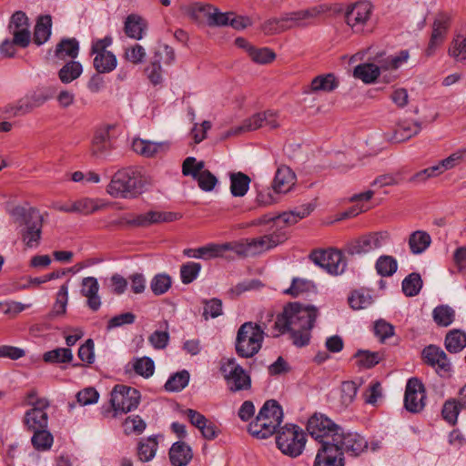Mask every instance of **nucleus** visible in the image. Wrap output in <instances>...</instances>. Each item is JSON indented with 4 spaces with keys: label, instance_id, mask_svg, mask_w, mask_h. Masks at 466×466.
<instances>
[{
    "label": "nucleus",
    "instance_id": "1",
    "mask_svg": "<svg viewBox=\"0 0 466 466\" xmlns=\"http://www.w3.org/2000/svg\"><path fill=\"white\" fill-rule=\"evenodd\" d=\"M317 316L318 309L315 307L290 302L277 316L270 336L276 338L289 331L293 344L304 347L309 343L310 331Z\"/></svg>",
    "mask_w": 466,
    "mask_h": 466
},
{
    "label": "nucleus",
    "instance_id": "2",
    "mask_svg": "<svg viewBox=\"0 0 466 466\" xmlns=\"http://www.w3.org/2000/svg\"><path fill=\"white\" fill-rule=\"evenodd\" d=\"M150 184L149 177L140 168L128 167L115 173L106 192L114 198H131L142 194Z\"/></svg>",
    "mask_w": 466,
    "mask_h": 466
},
{
    "label": "nucleus",
    "instance_id": "3",
    "mask_svg": "<svg viewBox=\"0 0 466 466\" xmlns=\"http://www.w3.org/2000/svg\"><path fill=\"white\" fill-rule=\"evenodd\" d=\"M271 333L265 321L258 323L248 321L243 323L237 332L235 350L241 358H252L261 349L265 337V330Z\"/></svg>",
    "mask_w": 466,
    "mask_h": 466
},
{
    "label": "nucleus",
    "instance_id": "4",
    "mask_svg": "<svg viewBox=\"0 0 466 466\" xmlns=\"http://www.w3.org/2000/svg\"><path fill=\"white\" fill-rule=\"evenodd\" d=\"M283 419L281 406L275 400H267L256 419L248 425V432L258 439H267L276 432Z\"/></svg>",
    "mask_w": 466,
    "mask_h": 466
},
{
    "label": "nucleus",
    "instance_id": "5",
    "mask_svg": "<svg viewBox=\"0 0 466 466\" xmlns=\"http://www.w3.org/2000/svg\"><path fill=\"white\" fill-rule=\"evenodd\" d=\"M307 431L319 446H325L326 442L336 444L341 440L342 428L322 413H315L309 419Z\"/></svg>",
    "mask_w": 466,
    "mask_h": 466
},
{
    "label": "nucleus",
    "instance_id": "6",
    "mask_svg": "<svg viewBox=\"0 0 466 466\" xmlns=\"http://www.w3.org/2000/svg\"><path fill=\"white\" fill-rule=\"evenodd\" d=\"M13 214L25 220V228L21 231V238L26 248H35L40 244L43 219L40 213L35 208L25 209L16 207Z\"/></svg>",
    "mask_w": 466,
    "mask_h": 466
},
{
    "label": "nucleus",
    "instance_id": "7",
    "mask_svg": "<svg viewBox=\"0 0 466 466\" xmlns=\"http://www.w3.org/2000/svg\"><path fill=\"white\" fill-rule=\"evenodd\" d=\"M389 240L388 231L370 232L348 241L343 251L349 256H361L380 249Z\"/></svg>",
    "mask_w": 466,
    "mask_h": 466
},
{
    "label": "nucleus",
    "instance_id": "8",
    "mask_svg": "<svg viewBox=\"0 0 466 466\" xmlns=\"http://www.w3.org/2000/svg\"><path fill=\"white\" fill-rule=\"evenodd\" d=\"M276 442L282 453L296 458L304 450L306 434L298 425L287 424L279 431Z\"/></svg>",
    "mask_w": 466,
    "mask_h": 466
},
{
    "label": "nucleus",
    "instance_id": "9",
    "mask_svg": "<svg viewBox=\"0 0 466 466\" xmlns=\"http://www.w3.org/2000/svg\"><path fill=\"white\" fill-rule=\"evenodd\" d=\"M112 43L113 38L110 35L92 41L91 54L95 55L93 66L99 74L110 73L117 66L116 56L111 51L106 50Z\"/></svg>",
    "mask_w": 466,
    "mask_h": 466
},
{
    "label": "nucleus",
    "instance_id": "10",
    "mask_svg": "<svg viewBox=\"0 0 466 466\" xmlns=\"http://www.w3.org/2000/svg\"><path fill=\"white\" fill-rule=\"evenodd\" d=\"M180 218L181 215L176 212L150 210L138 215H127L121 218L117 224H126L136 228H148L154 224L173 222Z\"/></svg>",
    "mask_w": 466,
    "mask_h": 466
},
{
    "label": "nucleus",
    "instance_id": "11",
    "mask_svg": "<svg viewBox=\"0 0 466 466\" xmlns=\"http://www.w3.org/2000/svg\"><path fill=\"white\" fill-rule=\"evenodd\" d=\"M140 400V392L132 387L116 385L111 391L110 403L116 413H127L137 409Z\"/></svg>",
    "mask_w": 466,
    "mask_h": 466
},
{
    "label": "nucleus",
    "instance_id": "12",
    "mask_svg": "<svg viewBox=\"0 0 466 466\" xmlns=\"http://www.w3.org/2000/svg\"><path fill=\"white\" fill-rule=\"evenodd\" d=\"M309 258L333 275L342 274L347 266L342 251L335 248L314 250L309 254Z\"/></svg>",
    "mask_w": 466,
    "mask_h": 466
},
{
    "label": "nucleus",
    "instance_id": "13",
    "mask_svg": "<svg viewBox=\"0 0 466 466\" xmlns=\"http://www.w3.org/2000/svg\"><path fill=\"white\" fill-rule=\"evenodd\" d=\"M9 34L15 37L18 47L26 48L31 42L29 18L23 11H15L10 17L7 25Z\"/></svg>",
    "mask_w": 466,
    "mask_h": 466
},
{
    "label": "nucleus",
    "instance_id": "14",
    "mask_svg": "<svg viewBox=\"0 0 466 466\" xmlns=\"http://www.w3.org/2000/svg\"><path fill=\"white\" fill-rule=\"evenodd\" d=\"M231 391L248 390L251 387V379L245 370L236 363L234 359L228 360L221 368Z\"/></svg>",
    "mask_w": 466,
    "mask_h": 466
},
{
    "label": "nucleus",
    "instance_id": "15",
    "mask_svg": "<svg viewBox=\"0 0 466 466\" xmlns=\"http://www.w3.org/2000/svg\"><path fill=\"white\" fill-rule=\"evenodd\" d=\"M451 17L449 14L439 13L436 15L432 23L431 38L425 50L427 56H433L436 50L444 43L451 26Z\"/></svg>",
    "mask_w": 466,
    "mask_h": 466
},
{
    "label": "nucleus",
    "instance_id": "16",
    "mask_svg": "<svg viewBox=\"0 0 466 466\" xmlns=\"http://www.w3.org/2000/svg\"><path fill=\"white\" fill-rule=\"evenodd\" d=\"M422 358L424 361L435 368L436 372L444 378L451 376L452 366L448 359L447 354L438 346L429 345L422 350Z\"/></svg>",
    "mask_w": 466,
    "mask_h": 466
},
{
    "label": "nucleus",
    "instance_id": "17",
    "mask_svg": "<svg viewBox=\"0 0 466 466\" xmlns=\"http://www.w3.org/2000/svg\"><path fill=\"white\" fill-rule=\"evenodd\" d=\"M372 14V5L368 1L358 2L350 6L345 14L346 23L356 33L363 31Z\"/></svg>",
    "mask_w": 466,
    "mask_h": 466
},
{
    "label": "nucleus",
    "instance_id": "18",
    "mask_svg": "<svg viewBox=\"0 0 466 466\" xmlns=\"http://www.w3.org/2000/svg\"><path fill=\"white\" fill-rule=\"evenodd\" d=\"M425 390L417 378L408 380L404 396L405 409L412 413L420 412L424 407Z\"/></svg>",
    "mask_w": 466,
    "mask_h": 466
},
{
    "label": "nucleus",
    "instance_id": "19",
    "mask_svg": "<svg viewBox=\"0 0 466 466\" xmlns=\"http://www.w3.org/2000/svg\"><path fill=\"white\" fill-rule=\"evenodd\" d=\"M48 400H39L35 407L28 410L24 417V423L28 431H33L40 429H47L48 415L46 409L49 408Z\"/></svg>",
    "mask_w": 466,
    "mask_h": 466
},
{
    "label": "nucleus",
    "instance_id": "20",
    "mask_svg": "<svg viewBox=\"0 0 466 466\" xmlns=\"http://www.w3.org/2000/svg\"><path fill=\"white\" fill-rule=\"evenodd\" d=\"M287 234L282 231H274L258 238H249V248L251 257L260 255L287 239Z\"/></svg>",
    "mask_w": 466,
    "mask_h": 466
},
{
    "label": "nucleus",
    "instance_id": "21",
    "mask_svg": "<svg viewBox=\"0 0 466 466\" xmlns=\"http://www.w3.org/2000/svg\"><path fill=\"white\" fill-rule=\"evenodd\" d=\"M344 455L337 444L326 442L318 449L313 466H344Z\"/></svg>",
    "mask_w": 466,
    "mask_h": 466
},
{
    "label": "nucleus",
    "instance_id": "22",
    "mask_svg": "<svg viewBox=\"0 0 466 466\" xmlns=\"http://www.w3.org/2000/svg\"><path fill=\"white\" fill-rule=\"evenodd\" d=\"M112 127L106 126L97 129L92 139L90 152L96 158H106L113 149L110 138Z\"/></svg>",
    "mask_w": 466,
    "mask_h": 466
},
{
    "label": "nucleus",
    "instance_id": "23",
    "mask_svg": "<svg viewBox=\"0 0 466 466\" xmlns=\"http://www.w3.org/2000/svg\"><path fill=\"white\" fill-rule=\"evenodd\" d=\"M339 450L351 456H359L368 448V441L356 432L345 433L341 431V440L336 442Z\"/></svg>",
    "mask_w": 466,
    "mask_h": 466
},
{
    "label": "nucleus",
    "instance_id": "24",
    "mask_svg": "<svg viewBox=\"0 0 466 466\" xmlns=\"http://www.w3.org/2000/svg\"><path fill=\"white\" fill-rule=\"evenodd\" d=\"M131 147L136 154L149 158L165 153L169 146L167 142H153L137 137L133 139Z\"/></svg>",
    "mask_w": 466,
    "mask_h": 466
},
{
    "label": "nucleus",
    "instance_id": "25",
    "mask_svg": "<svg viewBox=\"0 0 466 466\" xmlns=\"http://www.w3.org/2000/svg\"><path fill=\"white\" fill-rule=\"evenodd\" d=\"M296 184V175L292 169L287 166L279 167L275 174L272 188L275 193H288Z\"/></svg>",
    "mask_w": 466,
    "mask_h": 466
},
{
    "label": "nucleus",
    "instance_id": "26",
    "mask_svg": "<svg viewBox=\"0 0 466 466\" xmlns=\"http://www.w3.org/2000/svg\"><path fill=\"white\" fill-rule=\"evenodd\" d=\"M98 290L99 284L96 278L86 277L82 279L81 294L87 299V305L94 311H96L101 306Z\"/></svg>",
    "mask_w": 466,
    "mask_h": 466
},
{
    "label": "nucleus",
    "instance_id": "27",
    "mask_svg": "<svg viewBox=\"0 0 466 466\" xmlns=\"http://www.w3.org/2000/svg\"><path fill=\"white\" fill-rule=\"evenodd\" d=\"M192 457L190 446L183 441L175 442L169 450V459L173 466H186Z\"/></svg>",
    "mask_w": 466,
    "mask_h": 466
},
{
    "label": "nucleus",
    "instance_id": "28",
    "mask_svg": "<svg viewBox=\"0 0 466 466\" xmlns=\"http://www.w3.org/2000/svg\"><path fill=\"white\" fill-rule=\"evenodd\" d=\"M146 21L138 15L131 14L127 16L124 24V31L127 36L140 40L143 38L147 30Z\"/></svg>",
    "mask_w": 466,
    "mask_h": 466
},
{
    "label": "nucleus",
    "instance_id": "29",
    "mask_svg": "<svg viewBox=\"0 0 466 466\" xmlns=\"http://www.w3.org/2000/svg\"><path fill=\"white\" fill-rule=\"evenodd\" d=\"M52 18L46 15L38 17L34 29L33 41L36 46H42L51 35Z\"/></svg>",
    "mask_w": 466,
    "mask_h": 466
},
{
    "label": "nucleus",
    "instance_id": "30",
    "mask_svg": "<svg viewBox=\"0 0 466 466\" xmlns=\"http://www.w3.org/2000/svg\"><path fill=\"white\" fill-rule=\"evenodd\" d=\"M262 114L258 113L250 116L249 118L245 119L240 126H238L236 127H233L227 132H225L221 138L227 139L231 136H238L242 133L254 131L259 127H264V124H262Z\"/></svg>",
    "mask_w": 466,
    "mask_h": 466
},
{
    "label": "nucleus",
    "instance_id": "31",
    "mask_svg": "<svg viewBox=\"0 0 466 466\" xmlns=\"http://www.w3.org/2000/svg\"><path fill=\"white\" fill-rule=\"evenodd\" d=\"M229 179L230 193L233 197L241 198L248 193L251 182L248 175L242 172L230 173Z\"/></svg>",
    "mask_w": 466,
    "mask_h": 466
},
{
    "label": "nucleus",
    "instance_id": "32",
    "mask_svg": "<svg viewBox=\"0 0 466 466\" xmlns=\"http://www.w3.org/2000/svg\"><path fill=\"white\" fill-rule=\"evenodd\" d=\"M380 75V67L373 63H362L358 65L353 71L354 77L360 79L365 84H372Z\"/></svg>",
    "mask_w": 466,
    "mask_h": 466
},
{
    "label": "nucleus",
    "instance_id": "33",
    "mask_svg": "<svg viewBox=\"0 0 466 466\" xmlns=\"http://www.w3.org/2000/svg\"><path fill=\"white\" fill-rule=\"evenodd\" d=\"M79 44L75 38L62 39L56 47L55 55L58 59H75L78 56Z\"/></svg>",
    "mask_w": 466,
    "mask_h": 466
},
{
    "label": "nucleus",
    "instance_id": "34",
    "mask_svg": "<svg viewBox=\"0 0 466 466\" xmlns=\"http://www.w3.org/2000/svg\"><path fill=\"white\" fill-rule=\"evenodd\" d=\"M444 345L450 353H459L466 348V333L461 329L450 330L445 337Z\"/></svg>",
    "mask_w": 466,
    "mask_h": 466
},
{
    "label": "nucleus",
    "instance_id": "35",
    "mask_svg": "<svg viewBox=\"0 0 466 466\" xmlns=\"http://www.w3.org/2000/svg\"><path fill=\"white\" fill-rule=\"evenodd\" d=\"M409 51L401 50L400 53L378 59V67L381 71L397 70L409 59Z\"/></svg>",
    "mask_w": 466,
    "mask_h": 466
},
{
    "label": "nucleus",
    "instance_id": "36",
    "mask_svg": "<svg viewBox=\"0 0 466 466\" xmlns=\"http://www.w3.org/2000/svg\"><path fill=\"white\" fill-rule=\"evenodd\" d=\"M157 446L158 443L155 437L141 439L137 449L138 459L143 462L151 461L156 455Z\"/></svg>",
    "mask_w": 466,
    "mask_h": 466
},
{
    "label": "nucleus",
    "instance_id": "37",
    "mask_svg": "<svg viewBox=\"0 0 466 466\" xmlns=\"http://www.w3.org/2000/svg\"><path fill=\"white\" fill-rule=\"evenodd\" d=\"M431 243V238L426 231H414L409 238V246L413 254L422 253L430 247Z\"/></svg>",
    "mask_w": 466,
    "mask_h": 466
},
{
    "label": "nucleus",
    "instance_id": "38",
    "mask_svg": "<svg viewBox=\"0 0 466 466\" xmlns=\"http://www.w3.org/2000/svg\"><path fill=\"white\" fill-rule=\"evenodd\" d=\"M198 10L208 15V23L209 25H228L230 16L233 15V13H221L211 5L199 6Z\"/></svg>",
    "mask_w": 466,
    "mask_h": 466
},
{
    "label": "nucleus",
    "instance_id": "39",
    "mask_svg": "<svg viewBox=\"0 0 466 466\" xmlns=\"http://www.w3.org/2000/svg\"><path fill=\"white\" fill-rule=\"evenodd\" d=\"M188 257L196 258H212L223 256L221 244H208L207 246L185 250Z\"/></svg>",
    "mask_w": 466,
    "mask_h": 466
},
{
    "label": "nucleus",
    "instance_id": "40",
    "mask_svg": "<svg viewBox=\"0 0 466 466\" xmlns=\"http://www.w3.org/2000/svg\"><path fill=\"white\" fill-rule=\"evenodd\" d=\"M420 131V125L418 122H402L398 125L394 131L392 140L396 143H400L410 139Z\"/></svg>",
    "mask_w": 466,
    "mask_h": 466
},
{
    "label": "nucleus",
    "instance_id": "41",
    "mask_svg": "<svg viewBox=\"0 0 466 466\" xmlns=\"http://www.w3.org/2000/svg\"><path fill=\"white\" fill-rule=\"evenodd\" d=\"M339 82L333 74L320 75L314 77L310 84L311 92H331L337 88Z\"/></svg>",
    "mask_w": 466,
    "mask_h": 466
},
{
    "label": "nucleus",
    "instance_id": "42",
    "mask_svg": "<svg viewBox=\"0 0 466 466\" xmlns=\"http://www.w3.org/2000/svg\"><path fill=\"white\" fill-rule=\"evenodd\" d=\"M83 72L79 62L70 60L58 71V77L64 84H69L78 78Z\"/></svg>",
    "mask_w": 466,
    "mask_h": 466
},
{
    "label": "nucleus",
    "instance_id": "43",
    "mask_svg": "<svg viewBox=\"0 0 466 466\" xmlns=\"http://www.w3.org/2000/svg\"><path fill=\"white\" fill-rule=\"evenodd\" d=\"M375 269L381 277H391L398 269V262L392 256L382 255L376 260Z\"/></svg>",
    "mask_w": 466,
    "mask_h": 466
},
{
    "label": "nucleus",
    "instance_id": "44",
    "mask_svg": "<svg viewBox=\"0 0 466 466\" xmlns=\"http://www.w3.org/2000/svg\"><path fill=\"white\" fill-rule=\"evenodd\" d=\"M374 196L373 190H367L362 193L354 194L350 198V202L357 203L356 206L352 207L350 210L345 213L346 217H354L360 213L365 212L369 208L365 207L362 202L369 201Z\"/></svg>",
    "mask_w": 466,
    "mask_h": 466
},
{
    "label": "nucleus",
    "instance_id": "45",
    "mask_svg": "<svg viewBox=\"0 0 466 466\" xmlns=\"http://www.w3.org/2000/svg\"><path fill=\"white\" fill-rule=\"evenodd\" d=\"M68 302V283L63 284L57 294L56 302L53 305V309L50 312V317L55 318L63 316L66 312V306Z\"/></svg>",
    "mask_w": 466,
    "mask_h": 466
},
{
    "label": "nucleus",
    "instance_id": "46",
    "mask_svg": "<svg viewBox=\"0 0 466 466\" xmlns=\"http://www.w3.org/2000/svg\"><path fill=\"white\" fill-rule=\"evenodd\" d=\"M33 432L31 442L36 451H46L51 448L54 439L46 429L35 430Z\"/></svg>",
    "mask_w": 466,
    "mask_h": 466
},
{
    "label": "nucleus",
    "instance_id": "47",
    "mask_svg": "<svg viewBox=\"0 0 466 466\" xmlns=\"http://www.w3.org/2000/svg\"><path fill=\"white\" fill-rule=\"evenodd\" d=\"M47 363H68L73 360L72 350L68 348H57L46 351L43 356Z\"/></svg>",
    "mask_w": 466,
    "mask_h": 466
},
{
    "label": "nucleus",
    "instance_id": "48",
    "mask_svg": "<svg viewBox=\"0 0 466 466\" xmlns=\"http://www.w3.org/2000/svg\"><path fill=\"white\" fill-rule=\"evenodd\" d=\"M450 56L453 57L456 62L466 66V35L457 36L448 49Z\"/></svg>",
    "mask_w": 466,
    "mask_h": 466
},
{
    "label": "nucleus",
    "instance_id": "49",
    "mask_svg": "<svg viewBox=\"0 0 466 466\" xmlns=\"http://www.w3.org/2000/svg\"><path fill=\"white\" fill-rule=\"evenodd\" d=\"M421 288L422 279L419 273H410L402 280V291L408 297L418 295Z\"/></svg>",
    "mask_w": 466,
    "mask_h": 466
},
{
    "label": "nucleus",
    "instance_id": "50",
    "mask_svg": "<svg viewBox=\"0 0 466 466\" xmlns=\"http://www.w3.org/2000/svg\"><path fill=\"white\" fill-rule=\"evenodd\" d=\"M461 410L462 409L461 408V405L456 399L447 400L444 402L441 410L443 420L451 425H455L457 423Z\"/></svg>",
    "mask_w": 466,
    "mask_h": 466
},
{
    "label": "nucleus",
    "instance_id": "51",
    "mask_svg": "<svg viewBox=\"0 0 466 466\" xmlns=\"http://www.w3.org/2000/svg\"><path fill=\"white\" fill-rule=\"evenodd\" d=\"M432 316L439 326L448 327L454 320L455 311L447 305H441L433 309Z\"/></svg>",
    "mask_w": 466,
    "mask_h": 466
},
{
    "label": "nucleus",
    "instance_id": "52",
    "mask_svg": "<svg viewBox=\"0 0 466 466\" xmlns=\"http://www.w3.org/2000/svg\"><path fill=\"white\" fill-rule=\"evenodd\" d=\"M248 56L256 64H268L275 60V52L268 47H253L248 49Z\"/></svg>",
    "mask_w": 466,
    "mask_h": 466
},
{
    "label": "nucleus",
    "instance_id": "53",
    "mask_svg": "<svg viewBox=\"0 0 466 466\" xmlns=\"http://www.w3.org/2000/svg\"><path fill=\"white\" fill-rule=\"evenodd\" d=\"M189 381V373L182 370L172 375L166 382L165 389L167 391H180L186 388Z\"/></svg>",
    "mask_w": 466,
    "mask_h": 466
},
{
    "label": "nucleus",
    "instance_id": "54",
    "mask_svg": "<svg viewBox=\"0 0 466 466\" xmlns=\"http://www.w3.org/2000/svg\"><path fill=\"white\" fill-rule=\"evenodd\" d=\"M33 110V107L25 96L21 97L15 104H8L4 108V112L10 116H25L31 113Z\"/></svg>",
    "mask_w": 466,
    "mask_h": 466
},
{
    "label": "nucleus",
    "instance_id": "55",
    "mask_svg": "<svg viewBox=\"0 0 466 466\" xmlns=\"http://www.w3.org/2000/svg\"><path fill=\"white\" fill-rule=\"evenodd\" d=\"M171 278L165 273L157 274L150 282V289L152 292L157 295L165 294L171 287Z\"/></svg>",
    "mask_w": 466,
    "mask_h": 466
},
{
    "label": "nucleus",
    "instance_id": "56",
    "mask_svg": "<svg viewBox=\"0 0 466 466\" xmlns=\"http://www.w3.org/2000/svg\"><path fill=\"white\" fill-rule=\"evenodd\" d=\"M133 370L137 374L147 379L154 374L155 364L148 357L137 358L133 362Z\"/></svg>",
    "mask_w": 466,
    "mask_h": 466
},
{
    "label": "nucleus",
    "instance_id": "57",
    "mask_svg": "<svg viewBox=\"0 0 466 466\" xmlns=\"http://www.w3.org/2000/svg\"><path fill=\"white\" fill-rule=\"evenodd\" d=\"M222 253L232 250L242 257H251L249 248V238H241L238 241L221 244Z\"/></svg>",
    "mask_w": 466,
    "mask_h": 466
},
{
    "label": "nucleus",
    "instance_id": "58",
    "mask_svg": "<svg viewBox=\"0 0 466 466\" xmlns=\"http://www.w3.org/2000/svg\"><path fill=\"white\" fill-rule=\"evenodd\" d=\"M315 286L311 281L295 278L292 280L291 286L285 290V293L292 297H298L313 290Z\"/></svg>",
    "mask_w": 466,
    "mask_h": 466
},
{
    "label": "nucleus",
    "instance_id": "59",
    "mask_svg": "<svg viewBox=\"0 0 466 466\" xmlns=\"http://www.w3.org/2000/svg\"><path fill=\"white\" fill-rule=\"evenodd\" d=\"M75 202V209L76 210V213L85 216L90 215L103 207V205H100L97 200L89 198H83Z\"/></svg>",
    "mask_w": 466,
    "mask_h": 466
},
{
    "label": "nucleus",
    "instance_id": "60",
    "mask_svg": "<svg viewBox=\"0 0 466 466\" xmlns=\"http://www.w3.org/2000/svg\"><path fill=\"white\" fill-rule=\"evenodd\" d=\"M164 325L165 330H156L148 337V341L155 350H163L168 344L169 333L167 331V321H165Z\"/></svg>",
    "mask_w": 466,
    "mask_h": 466
},
{
    "label": "nucleus",
    "instance_id": "61",
    "mask_svg": "<svg viewBox=\"0 0 466 466\" xmlns=\"http://www.w3.org/2000/svg\"><path fill=\"white\" fill-rule=\"evenodd\" d=\"M358 391L357 384L353 381H344L340 387V401L345 407L350 405Z\"/></svg>",
    "mask_w": 466,
    "mask_h": 466
},
{
    "label": "nucleus",
    "instance_id": "62",
    "mask_svg": "<svg viewBox=\"0 0 466 466\" xmlns=\"http://www.w3.org/2000/svg\"><path fill=\"white\" fill-rule=\"evenodd\" d=\"M200 269L201 266L199 263L187 262V264L182 265L180 268L181 281L184 284L191 283L197 279Z\"/></svg>",
    "mask_w": 466,
    "mask_h": 466
},
{
    "label": "nucleus",
    "instance_id": "63",
    "mask_svg": "<svg viewBox=\"0 0 466 466\" xmlns=\"http://www.w3.org/2000/svg\"><path fill=\"white\" fill-rule=\"evenodd\" d=\"M176 55L174 49L166 44L159 45L153 56V60L158 61L159 64L162 61L166 65L173 64Z\"/></svg>",
    "mask_w": 466,
    "mask_h": 466
},
{
    "label": "nucleus",
    "instance_id": "64",
    "mask_svg": "<svg viewBox=\"0 0 466 466\" xmlns=\"http://www.w3.org/2000/svg\"><path fill=\"white\" fill-rule=\"evenodd\" d=\"M355 358L358 359L359 365L366 369L374 367L380 360L379 352H370L368 350H359L355 354Z\"/></svg>",
    "mask_w": 466,
    "mask_h": 466
}]
</instances>
